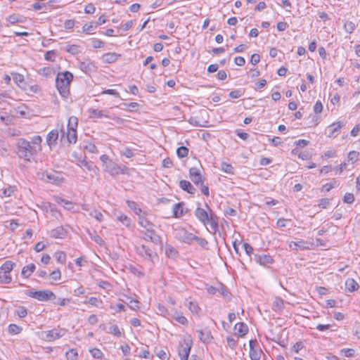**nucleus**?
Wrapping results in <instances>:
<instances>
[{"label":"nucleus","instance_id":"obj_24","mask_svg":"<svg viewBox=\"0 0 360 360\" xmlns=\"http://www.w3.org/2000/svg\"><path fill=\"white\" fill-rule=\"evenodd\" d=\"M120 57V54H117L114 52H110L104 53L102 56V59L103 62L106 63H115L118 60V58Z\"/></svg>","mask_w":360,"mask_h":360},{"label":"nucleus","instance_id":"obj_48","mask_svg":"<svg viewBox=\"0 0 360 360\" xmlns=\"http://www.w3.org/2000/svg\"><path fill=\"white\" fill-rule=\"evenodd\" d=\"M56 260L60 264H64L66 261V254L63 251L56 252Z\"/></svg>","mask_w":360,"mask_h":360},{"label":"nucleus","instance_id":"obj_50","mask_svg":"<svg viewBox=\"0 0 360 360\" xmlns=\"http://www.w3.org/2000/svg\"><path fill=\"white\" fill-rule=\"evenodd\" d=\"M52 69L49 67H44L39 70V74L44 77H50L52 74Z\"/></svg>","mask_w":360,"mask_h":360},{"label":"nucleus","instance_id":"obj_61","mask_svg":"<svg viewBox=\"0 0 360 360\" xmlns=\"http://www.w3.org/2000/svg\"><path fill=\"white\" fill-rule=\"evenodd\" d=\"M219 291H218L223 297L230 299L231 294L230 292L226 289V288L224 285H221L220 288H219Z\"/></svg>","mask_w":360,"mask_h":360},{"label":"nucleus","instance_id":"obj_26","mask_svg":"<svg viewBox=\"0 0 360 360\" xmlns=\"http://www.w3.org/2000/svg\"><path fill=\"white\" fill-rule=\"evenodd\" d=\"M35 269H36V266L34 264H33V263L30 264L27 266H25L22 268L21 274L23 277L27 278L34 271Z\"/></svg>","mask_w":360,"mask_h":360},{"label":"nucleus","instance_id":"obj_41","mask_svg":"<svg viewBox=\"0 0 360 360\" xmlns=\"http://www.w3.org/2000/svg\"><path fill=\"white\" fill-rule=\"evenodd\" d=\"M188 309L193 313L198 314L200 311V309L198 304V303L195 301H190L188 303Z\"/></svg>","mask_w":360,"mask_h":360},{"label":"nucleus","instance_id":"obj_17","mask_svg":"<svg viewBox=\"0 0 360 360\" xmlns=\"http://www.w3.org/2000/svg\"><path fill=\"white\" fill-rule=\"evenodd\" d=\"M184 205V202L174 203L172 205V213L173 217L175 218H180L184 215V210L183 206Z\"/></svg>","mask_w":360,"mask_h":360},{"label":"nucleus","instance_id":"obj_6","mask_svg":"<svg viewBox=\"0 0 360 360\" xmlns=\"http://www.w3.org/2000/svg\"><path fill=\"white\" fill-rule=\"evenodd\" d=\"M25 295L41 302L49 301L56 298L55 294L49 290L26 292Z\"/></svg>","mask_w":360,"mask_h":360},{"label":"nucleus","instance_id":"obj_45","mask_svg":"<svg viewBox=\"0 0 360 360\" xmlns=\"http://www.w3.org/2000/svg\"><path fill=\"white\" fill-rule=\"evenodd\" d=\"M144 238L146 240H150L151 242L155 243V231H153V229H148V230H146Z\"/></svg>","mask_w":360,"mask_h":360},{"label":"nucleus","instance_id":"obj_32","mask_svg":"<svg viewBox=\"0 0 360 360\" xmlns=\"http://www.w3.org/2000/svg\"><path fill=\"white\" fill-rule=\"evenodd\" d=\"M339 185L338 181L335 179H333L330 182L326 183L323 186V190L329 192L333 188Z\"/></svg>","mask_w":360,"mask_h":360},{"label":"nucleus","instance_id":"obj_1","mask_svg":"<svg viewBox=\"0 0 360 360\" xmlns=\"http://www.w3.org/2000/svg\"><path fill=\"white\" fill-rule=\"evenodd\" d=\"M207 210L198 207L194 214L196 219L204 225L207 230L214 235L219 231V217L214 212L205 204Z\"/></svg>","mask_w":360,"mask_h":360},{"label":"nucleus","instance_id":"obj_12","mask_svg":"<svg viewBox=\"0 0 360 360\" xmlns=\"http://www.w3.org/2000/svg\"><path fill=\"white\" fill-rule=\"evenodd\" d=\"M43 177L46 181L55 184H60L63 181V178L61 174L55 170L46 172L43 174Z\"/></svg>","mask_w":360,"mask_h":360},{"label":"nucleus","instance_id":"obj_35","mask_svg":"<svg viewBox=\"0 0 360 360\" xmlns=\"http://www.w3.org/2000/svg\"><path fill=\"white\" fill-rule=\"evenodd\" d=\"M165 254L169 257H175L177 255L178 252L172 245H167L165 246Z\"/></svg>","mask_w":360,"mask_h":360},{"label":"nucleus","instance_id":"obj_25","mask_svg":"<svg viewBox=\"0 0 360 360\" xmlns=\"http://www.w3.org/2000/svg\"><path fill=\"white\" fill-rule=\"evenodd\" d=\"M179 186L182 190L186 191L187 193H188L190 194L195 193V189L193 187V186L188 181L181 180L179 182Z\"/></svg>","mask_w":360,"mask_h":360},{"label":"nucleus","instance_id":"obj_53","mask_svg":"<svg viewBox=\"0 0 360 360\" xmlns=\"http://www.w3.org/2000/svg\"><path fill=\"white\" fill-rule=\"evenodd\" d=\"M50 277L51 278L53 281H58L61 278V272L60 271L57 269L54 271H53L51 274H50Z\"/></svg>","mask_w":360,"mask_h":360},{"label":"nucleus","instance_id":"obj_10","mask_svg":"<svg viewBox=\"0 0 360 360\" xmlns=\"http://www.w3.org/2000/svg\"><path fill=\"white\" fill-rule=\"evenodd\" d=\"M191 347L192 341L190 340H184L179 342V355L181 360H188Z\"/></svg>","mask_w":360,"mask_h":360},{"label":"nucleus","instance_id":"obj_56","mask_svg":"<svg viewBox=\"0 0 360 360\" xmlns=\"http://www.w3.org/2000/svg\"><path fill=\"white\" fill-rule=\"evenodd\" d=\"M42 141V139L40 136H34L31 142V145L37 146L38 150L40 149V144Z\"/></svg>","mask_w":360,"mask_h":360},{"label":"nucleus","instance_id":"obj_33","mask_svg":"<svg viewBox=\"0 0 360 360\" xmlns=\"http://www.w3.org/2000/svg\"><path fill=\"white\" fill-rule=\"evenodd\" d=\"M221 169L225 173H227L229 174H234V168L233 167L227 162H223L221 165Z\"/></svg>","mask_w":360,"mask_h":360},{"label":"nucleus","instance_id":"obj_37","mask_svg":"<svg viewBox=\"0 0 360 360\" xmlns=\"http://www.w3.org/2000/svg\"><path fill=\"white\" fill-rule=\"evenodd\" d=\"M360 153L356 150H352L348 153V160L352 163L357 162L359 160Z\"/></svg>","mask_w":360,"mask_h":360},{"label":"nucleus","instance_id":"obj_47","mask_svg":"<svg viewBox=\"0 0 360 360\" xmlns=\"http://www.w3.org/2000/svg\"><path fill=\"white\" fill-rule=\"evenodd\" d=\"M139 224L141 226L144 227L148 230V229H153V225L145 217L139 218Z\"/></svg>","mask_w":360,"mask_h":360},{"label":"nucleus","instance_id":"obj_30","mask_svg":"<svg viewBox=\"0 0 360 360\" xmlns=\"http://www.w3.org/2000/svg\"><path fill=\"white\" fill-rule=\"evenodd\" d=\"M90 117L92 118H102L103 117H107L108 115L105 114L104 110L98 109H90Z\"/></svg>","mask_w":360,"mask_h":360},{"label":"nucleus","instance_id":"obj_55","mask_svg":"<svg viewBox=\"0 0 360 360\" xmlns=\"http://www.w3.org/2000/svg\"><path fill=\"white\" fill-rule=\"evenodd\" d=\"M330 203L329 198H321L319 201L318 206L321 209H326Z\"/></svg>","mask_w":360,"mask_h":360},{"label":"nucleus","instance_id":"obj_29","mask_svg":"<svg viewBox=\"0 0 360 360\" xmlns=\"http://www.w3.org/2000/svg\"><path fill=\"white\" fill-rule=\"evenodd\" d=\"M66 136L70 143H75L77 140V130H67Z\"/></svg>","mask_w":360,"mask_h":360},{"label":"nucleus","instance_id":"obj_31","mask_svg":"<svg viewBox=\"0 0 360 360\" xmlns=\"http://www.w3.org/2000/svg\"><path fill=\"white\" fill-rule=\"evenodd\" d=\"M78 125V119L77 117L72 116L69 118L67 130H77Z\"/></svg>","mask_w":360,"mask_h":360},{"label":"nucleus","instance_id":"obj_2","mask_svg":"<svg viewBox=\"0 0 360 360\" xmlns=\"http://www.w3.org/2000/svg\"><path fill=\"white\" fill-rule=\"evenodd\" d=\"M74 76L69 71L59 72L56 78V86L60 96L67 101L70 96V84Z\"/></svg>","mask_w":360,"mask_h":360},{"label":"nucleus","instance_id":"obj_5","mask_svg":"<svg viewBox=\"0 0 360 360\" xmlns=\"http://www.w3.org/2000/svg\"><path fill=\"white\" fill-rule=\"evenodd\" d=\"M67 330L64 328L58 327L50 330L41 331L39 338L47 342H52L63 337Z\"/></svg>","mask_w":360,"mask_h":360},{"label":"nucleus","instance_id":"obj_38","mask_svg":"<svg viewBox=\"0 0 360 360\" xmlns=\"http://www.w3.org/2000/svg\"><path fill=\"white\" fill-rule=\"evenodd\" d=\"M22 328L16 324L11 323L8 326V333L11 335L19 334L22 331Z\"/></svg>","mask_w":360,"mask_h":360},{"label":"nucleus","instance_id":"obj_23","mask_svg":"<svg viewBox=\"0 0 360 360\" xmlns=\"http://www.w3.org/2000/svg\"><path fill=\"white\" fill-rule=\"evenodd\" d=\"M234 328L237 331V335L240 337H243L248 333V327L243 322L237 323Z\"/></svg>","mask_w":360,"mask_h":360},{"label":"nucleus","instance_id":"obj_15","mask_svg":"<svg viewBox=\"0 0 360 360\" xmlns=\"http://www.w3.org/2000/svg\"><path fill=\"white\" fill-rule=\"evenodd\" d=\"M189 176L191 181L196 185L202 182V175L198 168L192 167L189 169Z\"/></svg>","mask_w":360,"mask_h":360},{"label":"nucleus","instance_id":"obj_54","mask_svg":"<svg viewBox=\"0 0 360 360\" xmlns=\"http://www.w3.org/2000/svg\"><path fill=\"white\" fill-rule=\"evenodd\" d=\"M129 307L133 310H137L140 307V302L137 300L131 299L127 303Z\"/></svg>","mask_w":360,"mask_h":360},{"label":"nucleus","instance_id":"obj_19","mask_svg":"<svg viewBox=\"0 0 360 360\" xmlns=\"http://www.w3.org/2000/svg\"><path fill=\"white\" fill-rule=\"evenodd\" d=\"M67 234L66 230L62 226H58L50 231V236L53 238H63Z\"/></svg>","mask_w":360,"mask_h":360},{"label":"nucleus","instance_id":"obj_13","mask_svg":"<svg viewBox=\"0 0 360 360\" xmlns=\"http://www.w3.org/2000/svg\"><path fill=\"white\" fill-rule=\"evenodd\" d=\"M255 261L262 266H266L269 264H272L274 260L270 255L266 254H255L254 255Z\"/></svg>","mask_w":360,"mask_h":360},{"label":"nucleus","instance_id":"obj_9","mask_svg":"<svg viewBox=\"0 0 360 360\" xmlns=\"http://www.w3.org/2000/svg\"><path fill=\"white\" fill-rule=\"evenodd\" d=\"M78 67L83 72L87 75H91L97 70V67L95 65V63L89 58H85L82 61L79 60Z\"/></svg>","mask_w":360,"mask_h":360},{"label":"nucleus","instance_id":"obj_46","mask_svg":"<svg viewBox=\"0 0 360 360\" xmlns=\"http://www.w3.org/2000/svg\"><path fill=\"white\" fill-rule=\"evenodd\" d=\"M344 28L346 32L351 34L354 31L356 25L352 21H347L344 25Z\"/></svg>","mask_w":360,"mask_h":360},{"label":"nucleus","instance_id":"obj_20","mask_svg":"<svg viewBox=\"0 0 360 360\" xmlns=\"http://www.w3.org/2000/svg\"><path fill=\"white\" fill-rule=\"evenodd\" d=\"M58 138V131L57 129L51 130L46 136V143L49 147L56 144Z\"/></svg>","mask_w":360,"mask_h":360},{"label":"nucleus","instance_id":"obj_28","mask_svg":"<svg viewBox=\"0 0 360 360\" xmlns=\"http://www.w3.org/2000/svg\"><path fill=\"white\" fill-rule=\"evenodd\" d=\"M64 49L72 55H77L81 52L80 46L77 44H68Z\"/></svg>","mask_w":360,"mask_h":360},{"label":"nucleus","instance_id":"obj_49","mask_svg":"<svg viewBox=\"0 0 360 360\" xmlns=\"http://www.w3.org/2000/svg\"><path fill=\"white\" fill-rule=\"evenodd\" d=\"M354 200V195L352 193H346L343 197V202L347 204H352Z\"/></svg>","mask_w":360,"mask_h":360},{"label":"nucleus","instance_id":"obj_14","mask_svg":"<svg viewBox=\"0 0 360 360\" xmlns=\"http://www.w3.org/2000/svg\"><path fill=\"white\" fill-rule=\"evenodd\" d=\"M345 126V124L342 122H334L328 126V136L336 137L340 131V129Z\"/></svg>","mask_w":360,"mask_h":360},{"label":"nucleus","instance_id":"obj_58","mask_svg":"<svg viewBox=\"0 0 360 360\" xmlns=\"http://www.w3.org/2000/svg\"><path fill=\"white\" fill-rule=\"evenodd\" d=\"M340 354L346 357H352L354 355L353 349L345 348L340 350Z\"/></svg>","mask_w":360,"mask_h":360},{"label":"nucleus","instance_id":"obj_4","mask_svg":"<svg viewBox=\"0 0 360 360\" xmlns=\"http://www.w3.org/2000/svg\"><path fill=\"white\" fill-rule=\"evenodd\" d=\"M16 264L12 261H6L0 267V283L8 284L11 282V272Z\"/></svg>","mask_w":360,"mask_h":360},{"label":"nucleus","instance_id":"obj_63","mask_svg":"<svg viewBox=\"0 0 360 360\" xmlns=\"http://www.w3.org/2000/svg\"><path fill=\"white\" fill-rule=\"evenodd\" d=\"M96 27V25H94L92 22L86 23V24H84V26L82 27V30L84 32L91 33V32L93 30H94Z\"/></svg>","mask_w":360,"mask_h":360},{"label":"nucleus","instance_id":"obj_11","mask_svg":"<svg viewBox=\"0 0 360 360\" xmlns=\"http://www.w3.org/2000/svg\"><path fill=\"white\" fill-rule=\"evenodd\" d=\"M249 346L251 360H260L263 352L257 345V340H250L249 341Z\"/></svg>","mask_w":360,"mask_h":360},{"label":"nucleus","instance_id":"obj_62","mask_svg":"<svg viewBox=\"0 0 360 360\" xmlns=\"http://www.w3.org/2000/svg\"><path fill=\"white\" fill-rule=\"evenodd\" d=\"M16 314L19 317L23 318L27 316V310L26 307L21 306L17 309Z\"/></svg>","mask_w":360,"mask_h":360},{"label":"nucleus","instance_id":"obj_43","mask_svg":"<svg viewBox=\"0 0 360 360\" xmlns=\"http://www.w3.org/2000/svg\"><path fill=\"white\" fill-rule=\"evenodd\" d=\"M194 241L203 248H205L208 244V242L205 238H200L195 235L193 238V242Z\"/></svg>","mask_w":360,"mask_h":360},{"label":"nucleus","instance_id":"obj_40","mask_svg":"<svg viewBox=\"0 0 360 360\" xmlns=\"http://www.w3.org/2000/svg\"><path fill=\"white\" fill-rule=\"evenodd\" d=\"M188 148L186 146H180L176 150V155L179 158H183L188 155Z\"/></svg>","mask_w":360,"mask_h":360},{"label":"nucleus","instance_id":"obj_27","mask_svg":"<svg viewBox=\"0 0 360 360\" xmlns=\"http://www.w3.org/2000/svg\"><path fill=\"white\" fill-rule=\"evenodd\" d=\"M197 332L198 333V337L200 340L205 343L210 342L212 338L211 333L209 330L203 331L202 330H198Z\"/></svg>","mask_w":360,"mask_h":360},{"label":"nucleus","instance_id":"obj_18","mask_svg":"<svg viewBox=\"0 0 360 360\" xmlns=\"http://www.w3.org/2000/svg\"><path fill=\"white\" fill-rule=\"evenodd\" d=\"M80 162L79 166H83L86 167L89 172H92L94 174L97 175L98 172V168L94 164V162L91 161H86L85 159L80 160L78 159Z\"/></svg>","mask_w":360,"mask_h":360},{"label":"nucleus","instance_id":"obj_34","mask_svg":"<svg viewBox=\"0 0 360 360\" xmlns=\"http://www.w3.org/2000/svg\"><path fill=\"white\" fill-rule=\"evenodd\" d=\"M127 204L128 207L132 210L136 214H140L141 212V209L139 207L138 204L134 201L127 200Z\"/></svg>","mask_w":360,"mask_h":360},{"label":"nucleus","instance_id":"obj_51","mask_svg":"<svg viewBox=\"0 0 360 360\" xmlns=\"http://www.w3.org/2000/svg\"><path fill=\"white\" fill-rule=\"evenodd\" d=\"M91 356H93V358L94 359H101L103 354V352H101V350H100L99 349H97V348H93V349H91L89 350Z\"/></svg>","mask_w":360,"mask_h":360},{"label":"nucleus","instance_id":"obj_42","mask_svg":"<svg viewBox=\"0 0 360 360\" xmlns=\"http://www.w3.org/2000/svg\"><path fill=\"white\" fill-rule=\"evenodd\" d=\"M89 236H90L91 239L93 241H94L95 243H96L98 245L102 246L105 244V242L103 240V238L96 233H94L93 234L89 233Z\"/></svg>","mask_w":360,"mask_h":360},{"label":"nucleus","instance_id":"obj_44","mask_svg":"<svg viewBox=\"0 0 360 360\" xmlns=\"http://www.w3.org/2000/svg\"><path fill=\"white\" fill-rule=\"evenodd\" d=\"M84 148L86 150L91 153H97L98 152L97 147L92 142H87Z\"/></svg>","mask_w":360,"mask_h":360},{"label":"nucleus","instance_id":"obj_22","mask_svg":"<svg viewBox=\"0 0 360 360\" xmlns=\"http://www.w3.org/2000/svg\"><path fill=\"white\" fill-rule=\"evenodd\" d=\"M13 82L21 89H25V81L24 76L18 72H13L12 74Z\"/></svg>","mask_w":360,"mask_h":360},{"label":"nucleus","instance_id":"obj_39","mask_svg":"<svg viewBox=\"0 0 360 360\" xmlns=\"http://www.w3.org/2000/svg\"><path fill=\"white\" fill-rule=\"evenodd\" d=\"M89 215L91 217L95 218L98 221H103L104 219V216L100 211L94 209L92 211L90 212Z\"/></svg>","mask_w":360,"mask_h":360},{"label":"nucleus","instance_id":"obj_52","mask_svg":"<svg viewBox=\"0 0 360 360\" xmlns=\"http://www.w3.org/2000/svg\"><path fill=\"white\" fill-rule=\"evenodd\" d=\"M109 333L117 337H120L122 335V333L117 325L111 326L109 328Z\"/></svg>","mask_w":360,"mask_h":360},{"label":"nucleus","instance_id":"obj_57","mask_svg":"<svg viewBox=\"0 0 360 360\" xmlns=\"http://www.w3.org/2000/svg\"><path fill=\"white\" fill-rule=\"evenodd\" d=\"M243 248L245 251L246 255L250 257V260H252L251 255L253 254V248L250 244L245 243L243 244Z\"/></svg>","mask_w":360,"mask_h":360},{"label":"nucleus","instance_id":"obj_64","mask_svg":"<svg viewBox=\"0 0 360 360\" xmlns=\"http://www.w3.org/2000/svg\"><path fill=\"white\" fill-rule=\"evenodd\" d=\"M227 345L231 349H235L237 345V341L231 336H228L226 338Z\"/></svg>","mask_w":360,"mask_h":360},{"label":"nucleus","instance_id":"obj_59","mask_svg":"<svg viewBox=\"0 0 360 360\" xmlns=\"http://www.w3.org/2000/svg\"><path fill=\"white\" fill-rule=\"evenodd\" d=\"M56 56V51L54 50L48 51L44 55V59L48 61H54V57Z\"/></svg>","mask_w":360,"mask_h":360},{"label":"nucleus","instance_id":"obj_7","mask_svg":"<svg viewBox=\"0 0 360 360\" xmlns=\"http://www.w3.org/2000/svg\"><path fill=\"white\" fill-rule=\"evenodd\" d=\"M104 169L112 176H115L120 174H127L128 171V168L126 166H121L112 160H109L108 162L106 163Z\"/></svg>","mask_w":360,"mask_h":360},{"label":"nucleus","instance_id":"obj_60","mask_svg":"<svg viewBox=\"0 0 360 360\" xmlns=\"http://www.w3.org/2000/svg\"><path fill=\"white\" fill-rule=\"evenodd\" d=\"M273 305L278 309H282L284 307V302L280 297H276L274 301Z\"/></svg>","mask_w":360,"mask_h":360},{"label":"nucleus","instance_id":"obj_16","mask_svg":"<svg viewBox=\"0 0 360 360\" xmlns=\"http://www.w3.org/2000/svg\"><path fill=\"white\" fill-rule=\"evenodd\" d=\"M289 248L294 250H297V249H300L302 250L310 249L308 245V243L303 240H300L297 241H291L289 243Z\"/></svg>","mask_w":360,"mask_h":360},{"label":"nucleus","instance_id":"obj_8","mask_svg":"<svg viewBox=\"0 0 360 360\" xmlns=\"http://www.w3.org/2000/svg\"><path fill=\"white\" fill-rule=\"evenodd\" d=\"M174 234L176 238L179 240L180 241L187 243L191 244L193 243V238L194 235L190 232H188L185 228L178 227L174 231Z\"/></svg>","mask_w":360,"mask_h":360},{"label":"nucleus","instance_id":"obj_21","mask_svg":"<svg viewBox=\"0 0 360 360\" xmlns=\"http://www.w3.org/2000/svg\"><path fill=\"white\" fill-rule=\"evenodd\" d=\"M359 288V283L354 279L349 278L345 281V288L349 292L357 290Z\"/></svg>","mask_w":360,"mask_h":360},{"label":"nucleus","instance_id":"obj_36","mask_svg":"<svg viewBox=\"0 0 360 360\" xmlns=\"http://www.w3.org/2000/svg\"><path fill=\"white\" fill-rule=\"evenodd\" d=\"M65 356L68 360H77L78 357V352L76 349H70L65 353Z\"/></svg>","mask_w":360,"mask_h":360},{"label":"nucleus","instance_id":"obj_3","mask_svg":"<svg viewBox=\"0 0 360 360\" xmlns=\"http://www.w3.org/2000/svg\"><path fill=\"white\" fill-rule=\"evenodd\" d=\"M18 155L19 158L30 162L37 155V146L31 145V142L24 139H20L17 143Z\"/></svg>","mask_w":360,"mask_h":360}]
</instances>
